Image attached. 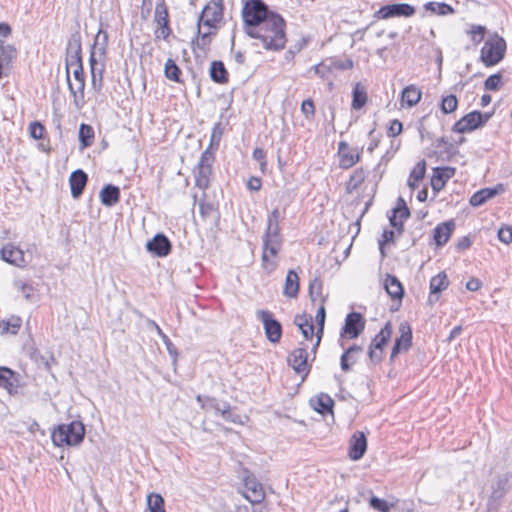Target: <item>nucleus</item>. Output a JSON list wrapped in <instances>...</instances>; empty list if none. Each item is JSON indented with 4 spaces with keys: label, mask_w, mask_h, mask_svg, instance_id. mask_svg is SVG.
<instances>
[{
    "label": "nucleus",
    "mask_w": 512,
    "mask_h": 512,
    "mask_svg": "<svg viewBox=\"0 0 512 512\" xmlns=\"http://www.w3.org/2000/svg\"><path fill=\"white\" fill-rule=\"evenodd\" d=\"M299 292V276L294 270H289L284 284L283 294L287 297L294 298Z\"/></svg>",
    "instance_id": "34"
},
{
    "label": "nucleus",
    "mask_w": 512,
    "mask_h": 512,
    "mask_svg": "<svg viewBox=\"0 0 512 512\" xmlns=\"http://www.w3.org/2000/svg\"><path fill=\"white\" fill-rule=\"evenodd\" d=\"M215 154L209 149H205L200 156L199 162L193 169L195 186L205 191L210 187V181L213 176V163Z\"/></svg>",
    "instance_id": "5"
},
{
    "label": "nucleus",
    "mask_w": 512,
    "mask_h": 512,
    "mask_svg": "<svg viewBox=\"0 0 512 512\" xmlns=\"http://www.w3.org/2000/svg\"><path fill=\"white\" fill-rule=\"evenodd\" d=\"M201 26L202 24L198 23V36L195 40H192L191 44L194 52H196V49H199L206 53L210 48L213 33L211 31L202 32Z\"/></svg>",
    "instance_id": "35"
},
{
    "label": "nucleus",
    "mask_w": 512,
    "mask_h": 512,
    "mask_svg": "<svg viewBox=\"0 0 512 512\" xmlns=\"http://www.w3.org/2000/svg\"><path fill=\"white\" fill-rule=\"evenodd\" d=\"M159 337L162 339L168 354L172 357L173 362L175 363L178 358V351L176 346L172 343L170 338L163 332V330H159Z\"/></svg>",
    "instance_id": "53"
},
{
    "label": "nucleus",
    "mask_w": 512,
    "mask_h": 512,
    "mask_svg": "<svg viewBox=\"0 0 512 512\" xmlns=\"http://www.w3.org/2000/svg\"><path fill=\"white\" fill-rule=\"evenodd\" d=\"M367 450V438L361 431H356L349 442L348 456L353 461L360 460Z\"/></svg>",
    "instance_id": "20"
},
{
    "label": "nucleus",
    "mask_w": 512,
    "mask_h": 512,
    "mask_svg": "<svg viewBox=\"0 0 512 512\" xmlns=\"http://www.w3.org/2000/svg\"><path fill=\"white\" fill-rule=\"evenodd\" d=\"M324 301H325V299L322 298L321 302L324 303ZM325 319H326V309H325L324 305L321 304V306L318 308L317 313L315 315V321L318 326V330L316 333L323 334Z\"/></svg>",
    "instance_id": "56"
},
{
    "label": "nucleus",
    "mask_w": 512,
    "mask_h": 512,
    "mask_svg": "<svg viewBox=\"0 0 512 512\" xmlns=\"http://www.w3.org/2000/svg\"><path fill=\"white\" fill-rule=\"evenodd\" d=\"M279 220L280 211L278 208H274L268 215L265 233L273 234L274 236H277V234H281Z\"/></svg>",
    "instance_id": "40"
},
{
    "label": "nucleus",
    "mask_w": 512,
    "mask_h": 512,
    "mask_svg": "<svg viewBox=\"0 0 512 512\" xmlns=\"http://www.w3.org/2000/svg\"><path fill=\"white\" fill-rule=\"evenodd\" d=\"M221 416L223 417V419L225 421H228V422H232V423H241L240 421V416L239 415H234L232 412H231V406L228 402H223V408H221Z\"/></svg>",
    "instance_id": "57"
},
{
    "label": "nucleus",
    "mask_w": 512,
    "mask_h": 512,
    "mask_svg": "<svg viewBox=\"0 0 512 512\" xmlns=\"http://www.w3.org/2000/svg\"><path fill=\"white\" fill-rule=\"evenodd\" d=\"M310 403L314 410L322 415L333 413L334 400L326 393H320L316 398H312Z\"/></svg>",
    "instance_id": "29"
},
{
    "label": "nucleus",
    "mask_w": 512,
    "mask_h": 512,
    "mask_svg": "<svg viewBox=\"0 0 512 512\" xmlns=\"http://www.w3.org/2000/svg\"><path fill=\"white\" fill-rule=\"evenodd\" d=\"M400 336L395 339L391 350L390 360L393 361L401 352H407L412 347V328L407 321L399 325Z\"/></svg>",
    "instance_id": "15"
},
{
    "label": "nucleus",
    "mask_w": 512,
    "mask_h": 512,
    "mask_svg": "<svg viewBox=\"0 0 512 512\" xmlns=\"http://www.w3.org/2000/svg\"><path fill=\"white\" fill-rule=\"evenodd\" d=\"M504 185L499 183L494 187H487L475 192L469 200V203L473 207H479L485 204L488 200L500 195L504 192Z\"/></svg>",
    "instance_id": "21"
},
{
    "label": "nucleus",
    "mask_w": 512,
    "mask_h": 512,
    "mask_svg": "<svg viewBox=\"0 0 512 512\" xmlns=\"http://www.w3.org/2000/svg\"><path fill=\"white\" fill-rule=\"evenodd\" d=\"M340 156V167L343 169H349L360 161L361 152L357 151L353 153L350 149L342 153Z\"/></svg>",
    "instance_id": "43"
},
{
    "label": "nucleus",
    "mask_w": 512,
    "mask_h": 512,
    "mask_svg": "<svg viewBox=\"0 0 512 512\" xmlns=\"http://www.w3.org/2000/svg\"><path fill=\"white\" fill-rule=\"evenodd\" d=\"M223 408V402H219L216 398L208 396L206 402L203 403V409H213L216 413L221 412Z\"/></svg>",
    "instance_id": "63"
},
{
    "label": "nucleus",
    "mask_w": 512,
    "mask_h": 512,
    "mask_svg": "<svg viewBox=\"0 0 512 512\" xmlns=\"http://www.w3.org/2000/svg\"><path fill=\"white\" fill-rule=\"evenodd\" d=\"M308 353L306 348H296L291 353H289L287 357L288 365L298 374L303 373L302 380H304L310 371V366L308 365Z\"/></svg>",
    "instance_id": "17"
},
{
    "label": "nucleus",
    "mask_w": 512,
    "mask_h": 512,
    "mask_svg": "<svg viewBox=\"0 0 512 512\" xmlns=\"http://www.w3.org/2000/svg\"><path fill=\"white\" fill-rule=\"evenodd\" d=\"M455 229L454 220L438 224L433 230V239L438 247L444 246L451 238Z\"/></svg>",
    "instance_id": "26"
},
{
    "label": "nucleus",
    "mask_w": 512,
    "mask_h": 512,
    "mask_svg": "<svg viewBox=\"0 0 512 512\" xmlns=\"http://www.w3.org/2000/svg\"><path fill=\"white\" fill-rule=\"evenodd\" d=\"M1 259L11 265L16 267H25L27 265V261L25 260V255L23 250L19 247L14 246L13 244L5 245L0 251Z\"/></svg>",
    "instance_id": "22"
},
{
    "label": "nucleus",
    "mask_w": 512,
    "mask_h": 512,
    "mask_svg": "<svg viewBox=\"0 0 512 512\" xmlns=\"http://www.w3.org/2000/svg\"><path fill=\"white\" fill-rule=\"evenodd\" d=\"M94 129L92 126L82 123L79 127V141L82 148L90 147L94 139Z\"/></svg>",
    "instance_id": "41"
},
{
    "label": "nucleus",
    "mask_w": 512,
    "mask_h": 512,
    "mask_svg": "<svg viewBox=\"0 0 512 512\" xmlns=\"http://www.w3.org/2000/svg\"><path fill=\"white\" fill-rule=\"evenodd\" d=\"M301 112L307 120L313 119L315 115V105L312 99H306L302 102Z\"/></svg>",
    "instance_id": "60"
},
{
    "label": "nucleus",
    "mask_w": 512,
    "mask_h": 512,
    "mask_svg": "<svg viewBox=\"0 0 512 512\" xmlns=\"http://www.w3.org/2000/svg\"><path fill=\"white\" fill-rule=\"evenodd\" d=\"M506 42L502 37L488 40L481 48L480 59L486 67L498 64L505 56Z\"/></svg>",
    "instance_id": "8"
},
{
    "label": "nucleus",
    "mask_w": 512,
    "mask_h": 512,
    "mask_svg": "<svg viewBox=\"0 0 512 512\" xmlns=\"http://www.w3.org/2000/svg\"><path fill=\"white\" fill-rule=\"evenodd\" d=\"M209 74L211 80L215 83L226 84L229 81V73L224 63L220 60L211 62Z\"/></svg>",
    "instance_id": "31"
},
{
    "label": "nucleus",
    "mask_w": 512,
    "mask_h": 512,
    "mask_svg": "<svg viewBox=\"0 0 512 512\" xmlns=\"http://www.w3.org/2000/svg\"><path fill=\"white\" fill-rule=\"evenodd\" d=\"M99 196L104 206L112 207L120 200V189L113 184H107L101 189Z\"/></svg>",
    "instance_id": "28"
},
{
    "label": "nucleus",
    "mask_w": 512,
    "mask_h": 512,
    "mask_svg": "<svg viewBox=\"0 0 512 512\" xmlns=\"http://www.w3.org/2000/svg\"><path fill=\"white\" fill-rule=\"evenodd\" d=\"M164 499L158 493H150L147 496V505L150 512H166Z\"/></svg>",
    "instance_id": "44"
},
{
    "label": "nucleus",
    "mask_w": 512,
    "mask_h": 512,
    "mask_svg": "<svg viewBox=\"0 0 512 512\" xmlns=\"http://www.w3.org/2000/svg\"><path fill=\"white\" fill-rule=\"evenodd\" d=\"M365 328V320L361 313L351 312L345 318V324L341 329V336L348 339L357 338Z\"/></svg>",
    "instance_id": "16"
},
{
    "label": "nucleus",
    "mask_w": 512,
    "mask_h": 512,
    "mask_svg": "<svg viewBox=\"0 0 512 512\" xmlns=\"http://www.w3.org/2000/svg\"><path fill=\"white\" fill-rule=\"evenodd\" d=\"M392 332V324L388 321L372 339L368 349V357L373 365L379 364L382 361L384 347L389 342Z\"/></svg>",
    "instance_id": "9"
},
{
    "label": "nucleus",
    "mask_w": 512,
    "mask_h": 512,
    "mask_svg": "<svg viewBox=\"0 0 512 512\" xmlns=\"http://www.w3.org/2000/svg\"><path fill=\"white\" fill-rule=\"evenodd\" d=\"M45 127L38 121H34L29 125V133L33 139L39 140L44 136Z\"/></svg>",
    "instance_id": "59"
},
{
    "label": "nucleus",
    "mask_w": 512,
    "mask_h": 512,
    "mask_svg": "<svg viewBox=\"0 0 512 512\" xmlns=\"http://www.w3.org/2000/svg\"><path fill=\"white\" fill-rule=\"evenodd\" d=\"M367 99L366 88L362 84L356 83L352 91V108L354 110H360L366 104Z\"/></svg>",
    "instance_id": "37"
},
{
    "label": "nucleus",
    "mask_w": 512,
    "mask_h": 512,
    "mask_svg": "<svg viewBox=\"0 0 512 512\" xmlns=\"http://www.w3.org/2000/svg\"><path fill=\"white\" fill-rule=\"evenodd\" d=\"M421 91L414 85L405 87L401 94V100L409 107L415 106L421 100Z\"/></svg>",
    "instance_id": "39"
},
{
    "label": "nucleus",
    "mask_w": 512,
    "mask_h": 512,
    "mask_svg": "<svg viewBox=\"0 0 512 512\" xmlns=\"http://www.w3.org/2000/svg\"><path fill=\"white\" fill-rule=\"evenodd\" d=\"M242 481L245 491L243 496L252 504H260L265 499L263 485L257 480L255 475L248 469L242 471Z\"/></svg>",
    "instance_id": "10"
},
{
    "label": "nucleus",
    "mask_w": 512,
    "mask_h": 512,
    "mask_svg": "<svg viewBox=\"0 0 512 512\" xmlns=\"http://www.w3.org/2000/svg\"><path fill=\"white\" fill-rule=\"evenodd\" d=\"M253 46L267 51L279 52L287 43L286 21L279 14H271L268 20L249 35Z\"/></svg>",
    "instance_id": "1"
},
{
    "label": "nucleus",
    "mask_w": 512,
    "mask_h": 512,
    "mask_svg": "<svg viewBox=\"0 0 512 512\" xmlns=\"http://www.w3.org/2000/svg\"><path fill=\"white\" fill-rule=\"evenodd\" d=\"M146 249L156 257H166L171 252L172 244L165 234L157 233L151 240L147 241Z\"/></svg>",
    "instance_id": "19"
},
{
    "label": "nucleus",
    "mask_w": 512,
    "mask_h": 512,
    "mask_svg": "<svg viewBox=\"0 0 512 512\" xmlns=\"http://www.w3.org/2000/svg\"><path fill=\"white\" fill-rule=\"evenodd\" d=\"M394 236H395V232L393 230L385 229L383 231L382 240L379 241V249H380L382 258L386 257L384 245L387 243L394 242Z\"/></svg>",
    "instance_id": "61"
},
{
    "label": "nucleus",
    "mask_w": 512,
    "mask_h": 512,
    "mask_svg": "<svg viewBox=\"0 0 512 512\" xmlns=\"http://www.w3.org/2000/svg\"><path fill=\"white\" fill-rule=\"evenodd\" d=\"M415 7L408 3H392L380 7L374 16L378 19H389L393 17H411L415 14Z\"/></svg>",
    "instance_id": "14"
},
{
    "label": "nucleus",
    "mask_w": 512,
    "mask_h": 512,
    "mask_svg": "<svg viewBox=\"0 0 512 512\" xmlns=\"http://www.w3.org/2000/svg\"><path fill=\"white\" fill-rule=\"evenodd\" d=\"M498 239L504 244L512 243V226L503 225L498 230Z\"/></svg>",
    "instance_id": "58"
},
{
    "label": "nucleus",
    "mask_w": 512,
    "mask_h": 512,
    "mask_svg": "<svg viewBox=\"0 0 512 512\" xmlns=\"http://www.w3.org/2000/svg\"><path fill=\"white\" fill-rule=\"evenodd\" d=\"M224 134V126L221 122H217L212 129L211 137H210V143L209 146L206 149H209L212 151L214 148L215 150L218 149L220 145V141L222 139V136Z\"/></svg>",
    "instance_id": "46"
},
{
    "label": "nucleus",
    "mask_w": 512,
    "mask_h": 512,
    "mask_svg": "<svg viewBox=\"0 0 512 512\" xmlns=\"http://www.w3.org/2000/svg\"><path fill=\"white\" fill-rule=\"evenodd\" d=\"M101 34H103V47H101V54L105 53V49H106L107 42H108V35L106 32L99 30L98 34L96 36V40L92 46V49L90 52V57H89L90 72H91V78H92L91 85H92V88L97 92H100L103 88V73H104V69H105L104 63L98 62L96 60L95 52H94L97 40Z\"/></svg>",
    "instance_id": "7"
},
{
    "label": "nucleus",
    "mask_w": 512,
    "mask_h": 512,
    "mask_svg": "<svg viewBox=\"0 0 512 512\" xmlns=\"http://www.w3.org/2000/svg\"><path fill=\"white\" fill-rule=\"evenodd\" d=\"M276 13L270 10L263 0H247L241 12L244 32L249 36L258 26L264 24L271 14Z\"/></svg>",
    "instance_id": "2"
},
{
    "label": "nucleus",
    "mask_w": 512,
    "mask_h": 512,
    "mask_svg": "<svg viewBox=\"0 0 512 512\" xmlns=\"http://www.w3.org/2000/svg\"><path fill=\"white\" fill-rule=\"evenodd\" d=\"M393 214L389 217L390 225L399 233L403 232V221L410 217V210L403 198H399L397 207L392 210Z\"/></svg>",
    "instance_id": "24"
},
{
    "label": "nucleus",
    "mask_w": 512,
    "mask_h": 512,
    "mask_svg": "<svg viewBox=\"0 0 512 512\" xmlns=\"http://www.w3.org/2000/svg\"><path fill=\"white\" fill-rule=\"evenodd\" d=\"M426 173V162L422 160L416 164V166L411 171L409 178L413 179L415 182L421 181L425 177Z\"/></svg>",
    "instance_id": "55"
},
{
    "label": "nucleus",
    "mask_w": 512,
    "mask_h": 512,
    "mask_svg": "<svg viewBox=\"0 0 512 512\" xmlns=\"http://www.w3.org/2000/svg\"><path fill=\"white\" fill-rule=\"evenodd\" d=\"M366 175V171L363 168L356 169L347 183V191L352 192L356 190L363 183Z\"/></svg>",
    "instance_id": "45"
},
{
    "label": "nucleus",
    "mask_w": 512,
    "mask_h": 512,
    "mask_svg": "<svg viewBox=\"0 0 512 512\" xmlns=\"http://www.w3.org/2000/svg\"><path fill=\"white\" fill-rule=\"evenodd\" d=\"M502 79L503 76L500 72L490 75L484 81V89L487 91H498L503 84Z\"/></svg>",
    "instance_id": "48"
},
{
    "label": "nucleus",
    "mask_w": 512,
    "mask_h": 512,
    "mask_svg": "<svg viewBox=\"0 0 512 512\" xmlns=\"http://www.w3.org/2000/svg\"><path fill=\"white\" fill-rule=\"evenodd\" d=\"M449 285V281L445 272H440L430 280V299L433 295H438L444 291Z\"/></svg>",
    "instance_id": "36"
},
{
    "label": "nucleus",
    "mask_w": 512,
    "mask_h": 512,
    "mask_svg": "<svg viewBox=\"0 0 512 512\" xmlns=\"http://www.w3.org/2000/svg\"><path fill=\"white\" fill-rule=\"evenodd\" d=\"M322 294V281L314 278L309 284V296L312 302H315Z\"/></svg>",
    "instance_id": "54"
},
{
    "label": "nucleus",
    "mask_w": 512,
    "mask_h": 512,
    "mask_svg": "<svg viewBox=\"0 0 512 512\" xmlns=\"http://www.w3.org/2000/svg\"><path fill=\"white\" fill-rule=\"evenodd\" d=\"M0 387L4 388L9 394L17 391L18 374L6 366H0Z\"/></svg>",
    "instance_id": "27"
},
{
    "label": "nucleus",
    "mask_w": 512,
    "mask_h": 512,
    "mask_svg": "<svg viewBox=\"0 0 512 512\" xmlns=\"http://www.w3.org/2000/svg\"><path fill=\"white\" fill-rule=\"evenodd\" d=\"M82 52L81 34L79 31L72 33L68 39L66 53Z\"/></svg>",
    "instance_id": "49"
},
{
    "label": "nucleus",
    "mask_w": 512,
    "mask_h": 512,
    "mask_svg": "<svg viewBox=\"0 0 512 512\" xmlns=\"http://www.w3.org/2000/svg\"><path fill=\"white\" fill-rule=\"evenodd\" d=\"M283 245L282 234L264 233L262 236V255H261V266L268 273H272L278 267V262L274 260L277 258Z\"/></svg>",
    "instance_id": "4"
},
{
    "label": "nucleus",
    "mask_w": 512,
    "mask_h": 512,
    "mask_svg": "<svg viewBox=\"0 0 512 512\" xmlns=\"http://www.w3.org/2000/svg\"><path fill=\"white\" fill-rule=\"evenodd\" d=\"M511 476L508 473L495 476L491 483V494L487 500V511L498 512L501 500L510 489Z\"/></svg>",
    "instance_id": "6"
},
{
    "label": "nucleus",
    "mask_w": 512,
    "mask_h": 512,
    "mask_svg": "<svg viewBox=\"0 0 512 512\" xmlns=\"http://www.w3.org/2000/svg\"><path fill=\"white\" fill-rule=\"evenodd\" d=\"M480 117V111H471L456 121L451 130L455 133L465 134L482 128Z\"/></svg>",
    "instance_id": "18"
},
{
    "label": "nucleus",
    "mask_w": 512,
    "mask_h": 512,
    "mask_svg": "<svg viewBox=\"0 0 512 512\" xmlns=\"http://www.w3.org/2000/svg\"><path fill=\"white\" fill-rule=\"evenodd\" d=\"M458 107V99L455 95L450 94L442 98L440 110L443 114H450Z\"/></svg>",
    "instance_id": "47"
},
{
    "label": "nucleus",
    "mask_w": 512,
    "mask_h": 512,
    "mask_svg": "<svg viewBox=\"0 0 512 512\" xmlns=\"http://www.w3.org/2000/svg\"><path fill=\"white\" fill-rule=\"evenodd\" d=\"M485 32H486V28L484 26L472 25L471 30H470L472 41L474 43H480L484 38Z\"/></svg>",
    "instance_id": "62"
},
{
    "label": "nucleus",
    "mask_w": 512,
    "mask_h": 512,
    "mask_svg": "<svg viewBox=\"0 0 512 512\" xmlns=\"http://www.w3.org/2000/svg\"><path fill=\"white\" fill-rule=\"evenodd\" d=\"M423 7L426 11H429L432 14L439 15V16H447V15L455 13L454 8L445 2L431 1V2L425 3Z\"/></svg>",
    "instance_id": "38"
},
{
    "label": "nucleus",
    "mask_w": 512,
    "mask_h": 512,
    "mask_svg": "<svg viewBox=\"0 0 512 512\" xmlns=\"http://www.w3.org/2000/svg\"><path fill=\"white\" fill-rule=\"evenodd\" d=\"M456 169L453 167H435L431 177V187L435 192L442 190L446 182L455 175Z\"/></svg>",
    "instance_id": "23"
},
{
    "label": "nucleus",
    "mask_w": 512,
    "mask_h": 512,
    "mask_svg": "<svg viewBox=\"0 0 512 512\" xmlns=\"http://www.w3.org/2000/svg\"><path fill=\"white\" fill-rule=\"evenodd\" d=\"M87 182L88 175L82 169H77L70 174L69 185L74 199H78L83 194Z\"/></svg>",
    "instance_id": "25"
},
{
    "label": "nucleus",
    "mask_w": 512,
    "mask_h": 512,
    "mask_svg": "<svg viewBox=\"0 0 512 512\" xmlns=\"http://www.w3.org/2000/svg\"><path fill=\"white\" fill-rule=\"evenodd\" d=\"M384 288L392 299L402 300L404 296V288L396 276L387 275L384 282Z\"/></svg>",
    "instance_id": "32"
},
{
    "label": "nucleus",
    "mask_w": 512,
    "mask_h": 512,
    "mask_svg": "<svg viewBox=\"0 0 512 512\" xmlns=\"http://www.w3.org/2000/svg\"><path fill=\"white\" fill-rule=\"evenodd\" d=\"M85 437V426L81 421L60 424L52 430L51 439L55 446H77Z\"/></svg>",
    "instance_id": "3"
},
{
    "label": "nucleus",
    "mask_w": 512,
    "mask_h": 512,
    "mask_svg": "<svg viewBox=\"0 0 512 512\" xmlns=\"http://www.w3.org/2000/svg\"><path fill=\"white\" fill-rule=\"evenodd\" d=\"M222 17L223 1L211 0L203 8L198 23L208 27L209 29L216 28V24L221 21Z\"/></svg>",
    "instance_id": "12"
},
{
    "label": "nucleus",
    "mask_w": 512,
    "mask_h": 512,
    "mask_svg": "<svg viewBox=\"0 0 512 512\" xmlns=\"http://www.w3.org/2000/svg\"><path fill=\"white\" fill-rule=\"evenodd\" d=\"M369 504L373 509L379 512H390L392 507V505L389 504L386 500L381 499L375 495L369 499Z\"/></svg>",
    "instance_id": "52"
},
{
    "label": "nucleus",
    "mask_w": 512,
    "mask_h": 512,
    "mask_svg": "<svg viewBox=\"0 0 512 512\" xmlns=\"http://www.w3.org/2000/svg\"><path fill=\"white\" fill-rule=\"evenodd\" d=\"M17 57V48L13 44L0 40V60L8 70L12 68V63L17 59Z\"/></svg>",
    "instance_id": "30"
},
{
    "label": "nucleus",
    "mask_w": 512,
    "mask_h": 512,
    "mask_svg": "<svg viewBox=\"0 0 512 512\" xmlns=\"http://www.w3.org/2000/svg\"><path fill=\"white\" fill-rule=\"evenodd\" d=\"M402 130L403 124L399 120L394 119L390 122L387 134L389 137H396L402 132Z\"/></svg>",
    "instance_id": "64"
},
{
    "label": "nucleus",
    "mask_w": 512,
    "mask_h": 512,
    "mask_svg": "<svg viewBox=\"0 0 512 512\" xmlns=\"http://www.w3.org/2000/svg\"><path fill=\"white\" fill-rule=\"evenodd\" d=\"M294 324L299 328L306 340L312 339L314 335V326L311 316H307L306 314L296 315L294 318Z\"/></svg>",
    "instance_id": "33"
},
{
    "label": "nucleus",
    "mask_w": 512,
    "mask_h": 512,
    "mask_svg": "<svg viewBox=\"0 0 512 512\" xmlns=\"http://www.w3.org/2000/svg\"><path fill=\"white\" fill-rule=\"evenodd\" d=\"M155 21L159 26L169 24L168 10L164 2L158 3L155 8Z\"/></svg>",
    "instance_id": "50"
},
{
    "label": "nucleus",
    "mask_w": 512,
    "mask_h": 512,
    "mask_svg": "<svg viewBox=\"0 0 512 512\" xmlns=\"http://www.w3.org/2000/svg\"><path fill=\"white\" fill-rule=\"evenodd\" d=\"M164 74L166 78L174 82L180 83V76L182 74L181 69L171 58L167 59L164 65Z\"/></svg>",
    "instance_id": "42"
},
{
    "label": "nucleus",
    "mask_w": 512,
    "mask_h": 512,
    "mask_svg": "<svg viewBox=\"0 0 512 512\" xmlns=\"http://www.w3.org/2000/svg\"><path fill=\"white\" fill-rule=\"evenodd\" d=\"M73 76L77 82L76 88L71 83L70 70L67 69L66 79H67L69 91L73 95V103L77 109H81L85 104V100H84V89H85L84 69L80 68V67H79V69H74Z\"/></svg>",
    "instance_id": "13"
},
{
    "label": "nucleus",
    "mask_w": 512,
    "mask_h": 512,
    "mask_svg": "<svg viewBox=\"0 0 512 512\" xmlns=\"http://www.w3.org/2000/svg\"><path fill=\"white\" fill-rule=\"evenodd\" d=\"M65 64L66 70H69L70 67H75V69L83 68L82 52L66 53Z\"/></svg>",
    "instance_id": "51"
},
{
    "label": "nucleus",
    "mask_w": 512,
    "mask_h": 512,
    "mask_svg": "<svg viewBox=\"0 0 512 512\" xmlns=\"http://www.w3.org/2000/svg\"><path fill=\"white\" fill-rule=\"evenodd\" d=\"M256 318L262 322L266 338L269 342L279 343L282 337V324L274 317L269 310H257Z\"/></svg>",
    "instance_id": "11"
}]
</instances>
